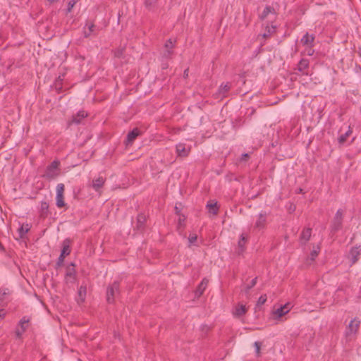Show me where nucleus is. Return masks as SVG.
I'll return each instance as SVG.
<instances>
[{"instance_id": "1", "label": "nucleus", "mask_w": 361, "mask_h": 361, "mask_svg": "<svg viewBox=\"0 0 361 361\" xmlns=\"http://www.w3.org/2000/svg\"><path fill=\"white\" fill-rule=\"evenodd\" d=\"M60 162L57 160H55L49 164L43 175V177L52 180L58 177L60 174V169H59Z\"/></svg>"}, {"instance_id": "2", "label": "nucleus", "mask_w": 361, "mask_h": 361, "mask_svg": "<svg viewBox=\"0 0 361 361\" xmlns=\"http://www.w3.org/2000/svg\"><path fill=\"white\" fill-rule=\"evenodd\" d=\"M360 326V320L358 318H354L350 321L345 331V336L347 339L352 340L357 334Z\"/></svg>"}, {"instance_id": "3", "label": "nucleus", "mask_w": 361, "mask_h": 361, "mask_svg": "<svg viewBox=\"0 0 361 361\" xmlns=\"http://www.w3.org/2000/svg\"><path fill=\"white\" fill-rule=\"evenodd\" d=\"M120 284L118 281H114L106 289V300L109 303H113L116 297L119 294Z\"/></svg>"}, {"instance_id": "4", "label": "nucleus", "mask_w": 361, "mask_h": 361, "mask_svg": "<svg viewBox=\"0 0 361 361\" xmlns=\"http://www.w3.org/2000/svg\"><path fill=\"white\" fill-rule=\"evenodd\" d=\"M344 211L342 209H339L331 224V229L334 233L337 232L342 228L343 219Z\"/></svg>"}, {"instance_id": "5", "label": "nucleus", "mask_w": 361, "mask_h": 361, "mask_svg": "<svg viewBox=\"0 0 361 361\" xmlns=\"http://www.w3.org/2000/svg\"><path fill=\"white\" fill-rule=\"evenodd\" d=\"M249 307L243 302H238L234 305L232 309V314L236 318L240 319L247 312Z\"/></svg>"}, {"instance_id": "6", "label": "nucleus", "mask_w": 361, "mask_h": 361, "mask_svg": "<svg viewBox=\"0 0 361 361\" xmlns=\"http://www.w3.org/2000/svg\"><path fill=\"white\" fill-rule=\"evenodd\" d=\"M65 190V187L63 183H59L56 186V206L59 208H62L66 205V203L63 200V193Z\"/></svg>"}, {"instance_id": "7", "label": "nucleus", "mask_w": 361, "mask_h": 361, "mask_svg": "<svg viewBox=\"0 0 361 361\" xmlns=\"http://www.w3.org/2000/svg\"><path fill=\"white\" fill-rule=\"evenodd\" d=\"M76 280V271L75 269V264L71 263L66 268V272L65 275V282L68 283H73Z\"/></svg>"}, {"instance_id": "8", "label": "nucleus", "mask_w": 361, "mask_h": 361, "mask_svg": "<svg viewBox=\"0 0 361 361\" xmlns=\"http://www.w3.org/2000/svg\"><path fill=\"white\" fill-rule=\"evenodd\" d=\"M267 224V214L265 212L260 213L254 224L253 228L255 230L260 231L264 229Z\"/></svg>"}, {"instance_id": "9", "label": "nucleus", "mask_w": 361, "mask_h": 361, "mask_svg": "<svg viewBox=\"0 0 361 361\" xmlns=\"http://www.w3.org/2000/svg\"><path fill=\"white\" fill-rule=\"evenodd\" d=\"M175 42H176V40H172L171 39H169V40H167L164 44V51L162 54L163 55V57L164 58H166V59H169V58H171L173 53V49L175 46Z\"/></svg>"}, {"instance_id": "10", "label": "nucleus", "mask_w": 361, "mask_h": 361, "mask_svg": "<svg viewBox=\"0 0 361 361\" xmlns=\"http://www.w3.org/2000/svg\"><path fill=\"white\" fill-rule=\"evenodd\" d=\"M315 37L306 32L300 39V43L305 47H314Z\"/></svg>"}, {"instance_id": "11", "label": "nucleus", "mask_w": 361, "mask_h": 361, "mask_svg": "<svg viewBox=\"0 0 361 361\" xmlns=\"http://www.w3.org/2000/svg\"><path fill=\"white\" fill-rule=\"evenodd\" d=\"M290 310V304H285L283 306H281L274 311V315L276 318H281L285 314H286Z\"/></svg>"}, {"instance_id": "12", "label": "nucleus", "mask_w": 361, "mask_h": 361, "mask_svg": "<svg viewBox=\"0 0 361 361\" xmlns=\"http://www.w3.org/2000/svg\"><path fill=\"white\" fill-rule=\"evenodd\" d=\"M176 153L178 157H186L188 156L190 148L186 147L183 143H179L176 147Z\"/></svg>"}, {"instance_id": "13", "label": "nucleus", "mask_w": 361, "mask_h": 361, "mask_svg": "<svg viewBox=\"0 0 361 361\" xmlns=\"http://www.w3.org/2000/svg\"><path fill=\"white\" fill-rule=\"evenodd\" d=\"M361 254V245L355 246L351 248L350 255L351 257L352 264H355L359 260V256Z\"/></svg>"}, {"instance_id": "14", "label": "nucleus", "mask_w": 361, "mask_h": 361, "mask_svg": "<svg viewBox=\"0 0 361 361\" xmlns=\"http://www.w3.org/2000/svg\"><path fill=\"white\" fill-rule=\"evenodd\" d=\"M140 134V131L138 128H134L133 130L130 131L127 135L126 141V145H131Z\"/></svg>"}, {"instance_id": "15", "label": "nucleus", "mask_w": 361, "mask_h": 361, "mask_svg": "<svg viewBox=\"0 0 361 361\" xmlns=\"http://www.w3.org/2000/svg\"><path fill=\"white\" fill-rule=\"evenodd\" d=\"M208 283H209V281L207 279H202V281L198 285V286L195 292V296L197 298L200 297L203 294L204 291L205 290V289L207 287Z\"/></svg>"}, {"instance_id": "16", "label": "nucleus", "mask_w": 361, "mask_h": 361, "mask_svg": "<svg viewBox=\"0 0 361 361\" xmlns=\"http://www.w3.org/2000/svg\"><path fill=\"white\" fill-rule=\"evenodd\" d=\"M87 116V114L85 113V111H80L77 113L76 115H74L72 118V120L70 121V124H80L82 119H84Z\"/></svg>"}, {"instance_id": "17", "label": "nucleus", "mask_w": 361, "mask_h": 361, "mask_svg": "<svg viewBox=\"0 0 361 361\" xmlns=\"http://www.w3.org/2000/svg\"><path fill=\"white\" fill-rule=\"evenodd\" d=\"M105 183V178L102 176H99L92 182V188L95 191L99 192V190L103 187Z\"/></svg>"}, {"instance_id": "18", "label": "nucleus", "mask_w": 361, "mask_h": 361, "mask_svg": "<svg viewBox=\"0 0 361 361\" xmlns=\"http://www.w3.org/2000/svg\"><path fill=\"white\" fill-rule=\"evenodd\" d=\"M12 291L8 288H0V301H7Z\"/></svg>"}, {"instance_id": "19", "label": "nucleus", "mask_w": 361, "mask_h": 361, "mask_svg": "<svg viewBox=\"0 0 361 361\" xmlns=\"http://www.w3.org/2000/svg\"><path fill=\"white\" fill-rule=\"evenodd\" d=\"M312 233V229L310 228H305L301 234L300 239L302 242V243H306L310 238Z\"/></svg>"}, {"instance_id": "20", "label": "nucleus", "mask_w": 361, "mask_h": 361, "mask_svg": "<svg viewBox=\"0 0 361 361\" xmlns=\"http://www.w3.org/2000/svg\"><path fill=\"white\" fill-rule=\"evenodd\" d=\"M70 240L66 239L63 242V247L61 250V255L63 256H68L71 253V245H70Z\"/></svg>"}, {"instance_id": "21", "label": "nucleus", "mask_w": 361, "mask_h": 361, "mask_svg": "<svg viewBox=\"0 0 361 361\" xmlns=\"http://www.w3.org/2000/svg\"><path fill=\"white\" fill-rule=\"evenodd\" d=\"M207 208L210 214L213 215H217L219 212V207L216 202H209L207 204Z\"/></svg>"}, {"instance_id": "22", "label": "nucleus", "mask_w": 361, "mask_h": 361, "mask_svg": "<svg viewBox=\"0 0 361 361\" xmlns=\"http://www.w3.org/2000/svg\"><path fill=\"white\" fill-rule=\"evenodd\" d=\"M247 240V237L242 234L240 240H238V254L242 253L245 250V245Z\"/></svg>"}, {"instance_id": "23", "label": "nucleus", "mask_w": 361, "mask_h": 361, "mask_svg": "<svg viewBox=\"0 0 361 361\" xmlns=\"http://www.w3.org/2000/svg\"><path fill=\"white\" fill-rule=\"evenodd\" d=\"M86 293H87V288L85 286H81L80 288H79V290H78V302H83L85 300V296H86Z\"/></svg>"}, {"instance_id": "24", "label": "nucleus", "mask_w": 361, "mask_h": 361, "mask_svg": "<svg viewBox=\"0 0 361 361\" xmlns=\"http://www.w3.org/2000/svg\"><path fill=\"white\" fill-rule=\"evenodd\" d=\"M231 89V84L229 82H226L225 84H222L219 89V97H225L226 93Z\"/></svg>"}, {"instance_id": "25", "label": "nucleus", "mask_w": 361, "mask_h": 361, "mask_svg": "<svg viewBox=\"0 0 361 361\" xmlns=\"http://www.w3.org/2000/svg\"><path fill=\"white\" fill-rule=\"evenodd\" d=\"M309 67V61L302 59L298 64V70L302 73H305V70Z\"/></svg>"}, {"instance_id": "26", "label": "nucleus", "mask_w": 361, "mask_h": 361, "mask_svg": "<svg viewBox=\"0 0 361 361\" xmlns=\"http://www.w3.org/2000/svg\"><path fill=\"white\" fill-rule=\"evenodd\" d=\"M269 13L274 14L275 13L274 9L269 6H267L264 8V11H262V13L259 16L260 19L261 20L266 19Z\"/></svg>"}, {"instance_id": "27", "label": "nucleus", "mask_w": 361, "mask_h": 361, "mask_svg": "<svg viewBox=\"0 0 361 361\" xmlns=\"http://www.w3.org/2000/svg\"><path fill=\"white\" fill-rule=\"evenodd\" d=\"M30 322V319L27 317H23L19 322L18 326L20 329H22V331H25L28 326V323Z\"/></svg>"}, {"instance_id": "28", "label": "nucleus", "mask_w": 361, "mask_h": 361, "mask_svg": "<svg viewBox=\"0 0 361 361\" xmlns=\"http://www.w3.org/2000/svg\"><path fill=\"white\" fill-rule=\"evenodd\" d=\"M352 133H353V130H352L351 128L349 126L348 130L344 134L341 135L338 137V142L340 144H343L347 140L348 137L352 134Z\"/></svg>"}, {"instance_id": "29", "label": "nucleus", "mask_w": 361, "mask_h": 361, "mask_svg": "<svg viewBox=\"0 0 361 361\" xmlns=\"http://www.w3.org/2000/svg\"><path fill=\"white\" fill-rule=\"evenodd\" d=\"M145 220H146V218H145V216L142 214H138L137 217V227L138 229H142L143 226H144V224L145 222Z\"/></svg>"}, {"instance_id": "30", "label": "nucleus", "mask_w": 361, "mask_h": 361, "mask_svg": "<svg viewBox=\"0 0 361 361\" xmlns=\"http://www.w3.org/2000/svg\"><path fill=\"white\" fill-rule=\"evenodd\" d=\"M275 30H276V27L275 26H273V25L271 26V27L267 26L266 31L264 33L263 37L264 38L269 37V36H271V35L272 33H274L275 32Z\"/></svg>"}, {"instance_id": "31", "label": "nucleus", "mask_w": 361, "mask_h": 361, "mask_svg": "<svg viewBox=\"0 0 361 361\" xmlns=\"http://www.w3.org/2000/svg\"><path fill=\"white\" fill-rule=\"evenodd\" d=\"M158 0H145V5L148 10L153 9Z\"/></svg>"}, {"instance_id": "32", "label": "nucleus", "mask_w": 361, "mask_h": 361, "mask_svg": "<svg viewBox=\"0 0 361 361\" xmlns=\"http://www.w3.org/2000/svg\"><path fill=\"white\" fill-rule=\"evenodd\" d=\"M30 228H28V225H26V226H21L18 228L19 235L20 238H23L28 231Z\"/></svg>"}, {"instance_id": "33", "label": "nucleus", "mask_w": 361, "mask_h": 361, "mask_svg": "<svg viewBox=\"0 0 361 361\" xmlns=\"http://www.w3.org/2000/svg\"><path fill=\"white\" fill-rule=\"evenodd\" d=\"M49 204L46 202H41V210H42V215H46L47 212L48 211Z\"/></svg>"}, {"instance_id": "34", "label": "nucleus", "mask_w": 361, "mask_h": 361, "mask_svg": "<svg viewBox=\"0 0 361 361\" xmlns=\"http://www.w3.org/2000/svg\"><path fill=\"white\" fill-rule=\"evenodd\" d=\"M94 27L95 26L94 24H90L88 26V32L85 31V32H84L85 37H88L91 35V33L94 31Z\"/></svg>"}, {"instance_id": "35", "label": "nucleus", "mask_w": 361, "mask_h": 361, "mask_svg": "<svg viewBox=\"0 0 361 361\" xmlns=\"http://www.w3.org/2000/svg\"><path fill=\"white\" fill-rule=\"evenodd\" d=\"M266 301H267V295H261L258 299L257 305H262L264 304Z\"/></svg>"}, {"instance_id": "36", "label": "nucleus", "mask_w": 361, "mask_h": 361, "mask_svg": "<svg viewBox=\"0 0 361 361\" xmlns=\"http://www.w3.org/2000/svg\"><path fill=\"white\" fill-rule=\"evenodd\" d=\"M254 345L256 348V353L257 356L260 355V348H261V343L259 341H255Z\"/></svg>"}, {"instance_id": "37", "label": "nucleus", "mask_w": 361, "mask_h": 361, "mask_svg": "<svg viewBox=\"0 0 361 361\" xmlns=\"http://www.w3.org/2000/svg\"><path fill=\"white\" fill-rule=\"evenodd\" d=\"M75 4V0H71L68 4L67 12L70 13Z\"/></svg>"}, {"instance_id": "38", "label": "nucleus", "mask_w": 361, "mask_h": 361, "mask_svg": "<svg viewBox=\"0 0 361 361\" xmlns=\"http://www.w3.org/2000/svg\"><path fill=\"white\" fill-rule=\"evenodd\" d=\"M305 52L308 56H312L314 53V50L313 49V47H306Z\"/></svg>"}, {"instance_id": "39", "label": "nucleus", "mask_w": 361, "mask_h": 361, "mask_svg": "<svg viewBox=\"0 0 361 361\" xmlns=\"http://www.w3.org/2000/svg\"><path fill=\"white\" fill-rule=\"evenodd\" d=\"M65 257H66L65 256L60 255L59 257L58 258L57 262H56V264L58 267H60L63 264Z\"/></svg>"}, {"instance_id": "40", "label": "nucleus", "mask_w": 361, "mask_h": 361, "mask_svg": "<svg viewBox=\"0 0 361 361\" xmlns=\"http://www.w3.org/2000/svg\"><path fill=\"white\" fill-rule=\"evenodd\" d=\"M197 237L196 235H190L188 238L190 245L193 244L197 240Z\"/></svg>"}, {"instance_id": "41", "label": "nucleus", "mask_w": 361, "mask_h": 361, "mask_svg": "<svg viewBox=\"0 0 361 361\" xmlns=\"http://www.w3.org/2000/svg\"><path fill=\"white\" fill-rule=\"evenodd\" d=\"M6 315V312L4 309H0V323L4 320Z\"/></svg>"}, {"instance_id": "42", "label": "nucleus", "mask_w": 361, "mask_h": 361, "mask_svg": "<svg viewBox=\"0 0 361 361\" xmlns=\"http://www.w3.org/2000/svg\"><path fill=\"white\" fill-rule=\"evenodd\" d=\"M256 283H257V278H255V279H253L250 281V284H248V285H247V288L248 290H249V289H250V288H252V287H254V286H255Z\"/></svg>"}, {"instance_id": "43", "label": "nucleus", "mask_w": 361, "mask_h": 361, "mask_svg": "<svg viewBox=\"0 0 361 361\" xmlns=\"http://www.w3.org/2000/svg\"><path fill=\"white\" fill-rule=\"evenodd\" d=\"M24 332H25V331H22V329H17L16 330V332H15V333H16V337H17V338H21V336H22V335H23V334Z\"/></svg>"}, {"instance_id": "44", "label": "nucleus", "mask_w": 361, "mask_h": 361, "mask_svg": "<svg viewBox=\"0 0 361 361\" xmlns=\"http://www.w3.org/2000/svg\"><path fill=\"white\" fill-rule=\"evenodd\" d=\"M185 220V217L184 216H179L178 224H179L180 226H181L183 224Z\"/></svg>"}, {"instance_id": "45", "label": "nucleus", "mask_w": 361, "mask_h": 361, "mask_svg": "<svg viewBox=\"0 0 361 361\" xmlns=\"http://www.w3.org/2000/svg\"><path fill=\"white\" fill-rule=\"evenodd\" d=\"M249 157H250V156H249V154H247V153L243 154H242V156H241L240 161H247V159L249 158Z\"/></svg>"}, {"instance_id": "46", "label": "nucleus", "mask_w": 361, "mask_h": 361, "mask_svg": "<svg viewBox=\"0 0 361 361\" xmlns=\"http://www.w3.org/2000/svg\"><path fill=\"white\" fill-rule=\"evenodd\" d=\"M318 255V252L315 250L312 251L311 252V257H312V259L314 260V257H316Z\"/></svg>"}, {"instance_id": "47", "label": "nucleus", "mask_w": 361, "mask_h": 361, "mask_svg": "<svg viewBox=\"0 0 361 361\" xmlns=\"http://www.w3.org/2000/svg\"><path fill=\"white\" fill-rule=\"evenodd\" d=\"M122 53H123V51L122 50H117L116 52H115V56H117V57H120L121 55H122Z\"/></svg>"}, {"instance_id": "48", "label": "nucleus", "mask_w": 361, "mask_h": 361, "mask_svg": "<svg viewBox=\"0 0 361 361\" xmlns=\"http://www.w3.org/2000/svg\"><path fill=\"white\" fill-rule=\"evenodd\" d=\"M188 72H189V69L187 68L184 71V73H183V75H184V77L185 78H187L188 76Z\"/></svg>"}, {"instance_id": "49", "label": "nucleus", "mask_w": 361, "mask_h": 361, "mask_svg": "<svg viewBox=\"0 0 361 361\" xmlns=\"http://www.w3.org/2000/svg\"><path fill=\"white\" fill-rule=\"evenodd\" d=\"M175 209H176V214H178L179 213V210H178L177 207H175Z\"/></svg>"}, {"instance_id": "50", "label": "nucleus", "mask_w": 361, "mask_h": 361, "mask_svg": "<svg viewBox=\"0 0 361 361\" xmlns=\"http://www.w3.org/2000/svg\"><path fill=\"white\" fill-rule=\"evenodd\" d=\"M50 3H53L54 1H56V0H48Z\"/></svg>"}]
</instances>
